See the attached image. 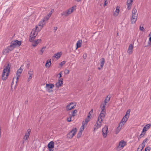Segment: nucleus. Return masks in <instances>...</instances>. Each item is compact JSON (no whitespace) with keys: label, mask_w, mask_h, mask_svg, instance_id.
Listing matches in <instances>:
<instances>
[{"label":"nucleus","mask_w":151,"mask_h":151,"mask_svg":"<svg viewBox=\"0 0 151 151\" xmlns=\"http://www.w3.org/2000/svg\"><path fill=\"white\" fill-rule=\"evenodd\" d=\"M10 65L8 63L4 68L2 74V79L3 80H6L7 78L10 73Z\"/></svg>","instance_id":"f257e3e1"},{"label":"nucleus","mask_w":151,"mask_h":151,"mask_svg":"<svg viewBox=\"0 0 151 151\" xmlns=\"http://www.w3.org/2000/svg\"><path fill=\"white\" fill-rule=\"evenodd\" d=\"M101 108L102 110L98 117V120L99 121L102 122L103 119L104 118L106 114V110L104 105H103V107H101Z\"/></svg>","instance_id":"f03ea898"},{"label":"nucleus","mask_w":151,"mask_h":151,"mask_svg":"<svg viewBox=\"0 0 151 151\" xmlns=\"http://www.w3.org/2000/svg\"><path fill=\"white\" fill-rule=\"evenodd\" d=\"M31 132V129H28L25 133L24 136L23 137V143H24V142H28L29 139V136Z\"/></svg>","instance_id":"7ed1b4c3"},{"label":"nucleus","mask_w":151,"mask_h":151,"mask_svg":"<svg viewBox=\"0 0 151 151\" xmlns=\"http://www.w3.org/2000/svg\"><path fill=\"white\" fill-rule=\"evenodd\" d=\"M76 6H73L72 7L69 8L66 11L64 12L63 13V14L65 16H67L68 15L71 14L73 11L76 9L75 8Z\"/></svg>","instance_id":"20e7f679"},{"label":"nucleus","mask_w":151,"mask_h":151,"mask_svg":"<svg viewBox=\"0 0 151 151\" xmlns=\"http://www.w3.org/2000/svg\"><path fill=\"white\" fill-rule=\"evenodd\" d=\"M77 129L76 128H73L72 130L67 134V137L69 138H72L76 134Z\"/></svg>","instance_id":"39448f33"},{"label":"nucleus","mask_w":151,"mask_h":151,"mask_svg":"<svg viewBox=\"0 0 151 151\" xmlns=\"http://www.w3.org/2000/svg\"><path fill=\"white\" fill-rule=\"evenodd\" d=\"M126 145V142L123 140L120 141L118 145L117 146L116 149L118 151H120Z\"/></svg>","instance_id":"423d86ee"},{"label":"nucleus","mask_w":151,"mask_h":151,"mask_svg":"<svg viewBox=\"0 0 151 151\" xmlns=\"http://www.w3.org/2000/svg\"><path fill=\"white\" fill-rule=\"evenodd\" d=\"M11 44L14 48H15L16 47H19L21 45V42L17 40H15L12 41L11 42Z\"/></svg>","instance_id":"0eeeda50"},{"label":"nucleus","mask_w":151,"mask_h":151,"mask_svg":"<svg viewBox=\"0 0 151 151\" xmlns=\"http://www.w3.org/2000/svg\"><path fill=\"white\" fill-rule=\"evenodd\" d=\"M54 87V85L53 84H46V89L48 92H51L52 91V89Z\"/></svg>","instance_id":"6e6552de"},{"label":"nucleus","mask_w":151,"mask_h":151,"mask_svg":"<svg viewBox=\"0 0 151 151\" xmlns=\"http://www.w3.org/2000/svg\"><path fill=\"white\" fill-rule=\"evenodd\" d=\"M76 103H71L68 105L66 107V109L67 110H70L75 108Z\"/></svg>","instance_id":"1a4fd4ad"},{"label":"nucleus","mask_w":151,"mask_h":151,"mask_svg":"<svg viewBox=\"0 0 151 151\" xmlns=\"http://www.w3.org/2000/svg\"><path fill=\"white\" fill-rule=\"evenodd\" d=\"M63 79L60 78L59 79L58 82L56 83L55 85L57 88H59L63 84Z\"/></svg>","instance_id":"9d476101"},{"label":"nucleus","mask_w":151,"mask_h":151,"mask_svg":"<svg viewBox=\"0 0 151 151\" xmlns=\"http://www.w3.org/2000/svg\"><path fill=\"white\" fill-rule=\"evenodd\" d=\"M46 21L43 19L38 24V26H40V29H38V31H40V30L42 29V28L46 23Z\"/></svg>","instance_id":"9b49d317"},{"label":"nucleus","mask_w":151,"mask_h":151,"mask_svg":"<svg viewBox=\"0 0 151 151\" xmlns=\"http://www.w3.org/2000/svg\"><path fill=\"white\" fill-rule=\"evenodd\" d=\"M36 29H33L31 32V34L32 35V37L35 38L36 36L37 35L38 31V27L37 26H36Z\"/></svg>","instance_id":"f8f14e48"},{"label":"nucleus","mask_w":151,"mask_h":151,"mask_svg":"<svg viewBox=\"0 0 151 151\" xmlns=\"http://www.w3.org/2000/svg\"><path fill=\"white\" fill-rule=\"evenodd\" d=\"M22 72V70L21 68H19L18 70H17L16 73V76L15 78H16L17 81H16L17 83L18 81V79L20 76V75Z\"/></svg>","instance_id":"ddd939ff"},{"label":"nucleus","mask_w":151,"mask_h":151,"mask_svg":"<svg viewBox=\"0 0 151 151\" xmlns=\"http://www.w3.org/2000/svg\"><path fill=\"white\" fill-rule=\"evenodd\" d=\"M14 48V47L11 44L5 50L4 52L6 53H8L13 50Z\"/></svg>","instance_id":"4468645a"},{"label":"nucleus","mask_w":151,"mask_h":151,"mask_svg":"<svg viewBox=\"0 0 151 151\" xmlns=\"http://www.w3.org/2000/svg\"><path fill=\"white\" fill-rule=\"evenodd\" d=\"M110 96H107L106 97L105 100H104V103L101 104V107H103V105H104V108H105V106L106 105V103L109 101L110 99Z\"/></svg>","instance_id":"2eb2a0df"},{"label":"nucleus","mask_w":151,"mask_h":151,"mask_svg":"<svg viewBox=\"0 0 151 151\" xmlns=\"http://www.w3.org/2000/svg\"><path fill=\"white\" fill-rule=\"evenodd\" d=\"M108 131V128L107 127H104L102 129L103 132V136L105 137L107 135V133Z\"/></svg>","instance_id":"dca6fc26"},{"label":"nucleus","mask_w":151,"mask_h":151,"mask_svg":"<svg viewBox=\"0 0 151 151\" xmlns=\"http://www.w3.org/2000/svg\"><path fill=\"white\" fill-rule=\"evenodd\" d=\"M124 125V124L122 123H120L119 124V126L116 128V133L118 134L120 131L121 129L122 128L123 126Z\"/></svg>","instance_id":"f3484780"},{"label":"nucleus","mask_w":151,"mask_h":151,"mask_svg":"<svg viewBox=\"0 0 151 151\" xmlns=\"http://www.w3.org/2000/svg\"><path fill=\"white\" fill-rule=\"evenodd\" d=\"M133 45L132 44H130L128 50L127 52L129 54H131L133 52Z\"/></svg>","instance_id":"a211bd4d"},{"label":"nucleus","mask_w":151,"mask_h":151,"mask_svg":"<svg viewBox=\"0 0 151 151\" xmlns=\"http://www.w3.org/2000/svg\"><path fill=\"white\" fill-rule=\"evenodd\" d=\"M137 18V16L132 15L131 19V23L132 24H134L136 21Z\"/></svg>","instance_id":"6ab92c4d"},{"label":"nucleus","mask_w":151,"mask_h":151,"mask_svg":"<svg viewBox=\"0 0 151 151\" xmlns=\"http://www.w3.org/2000/svg\"><path fill=\"white\" fill-rule=\"evenodd\" d=\"M133 1L132 0H130L127 1V9L128 10L130 9L131 8L132 3Z\"/></svg>","instance_id":"aec40b11"},{"label":"nucleus","mask_w":151,"mask_h":151,"mask_svg":"<svg viewBox=\"0 0 151 151\" xmlns=\"http://www.w3.org/2000/svg\"><path fill=\"white\" fill-rule=\"evenodd\" d=\"M41 40L40 39H37V40L34 41L32 43V45L34 47H35L37 46V44L39 43L40 42Z\"/></svg>","instance_id":"412c9836"},{"label":"nucleus","mask_w":151,"mask_h":151,"mask_svg":"<svg viewBox=\"0 0 151 151\" xmlns=\"http://www.w3.org/2000/svg\"><path fill=\"white\" fill-rule=\"evenodd\" d=\"M62 52H60L56 53L54 55V57L57 59H59L61 56Z\"/></svg>","instance_id":"4be33fe9"},{"label":"nucleus","mask_w":151,"mask_h":151,"mask_svg":"<svg viewBox=\"0 0 151 151\" xmlns=\"http://www.w3.org/2000/svg\"><path fill=\"white\" fill-rule=\"evenodd\" d=\"M129 118V117L126 116H124L122 119L121 120V122L120 123H122L123 124H124H124L127 121L128 119Z\"/></svg>","instance_id":"5701e85b"},{"label":"nucleus","mask_w":151,"mask_h":151,"mask_svg":"<svg viewBox=\"0 0 151 151\" xmlns=\"http://www.w3.org/2000/svg\"><path fill=\"white\" fill-rule=\"evenodd\" d=\"M102 122L100 121H99L98 120L96 122L95 126L96 127V129H97L100 128L101 126Z\"/></svg>","instance_id":"b1692460"},{"label":"nucleus","mask_w":151,"mask_h":151,"mask_svg":"<svg viewBox=\"0 0 151 151\" xmlns=\"http://www.w3.org/2000/svg\"><path fill=\"white\" fill-rule=\"evenodd\" d=\"M54 142L52 141H51L48 144L47 147L48 148H54Z\"/></svg>","instance_id":"393cba45"},{"label":"nucleus","mask_w":151,"mask_h":151,"mask_svg":"<svg viewBox=\"0 0 151 151\" xmlns=\"http://www.w3.org/2000/svg\"><path fill=\"white\" fill-rule=\"evenodd\" d=\"M100 65L101 67H103L105 62V59L104 58H102L100 60Z\"/></svg>","instance_id":"a878e982"},{"label":"nucleus","mask_w":151,"mask_h":151,"mask_svg":"<svg viewBox=\"0 0 151 151\" xmlns=\"http://www.w3.org/2000/svg\"><path fill=\"white\" fill-rule=\"evenodd\" d=\"M132 15L138 16V14L137 13V10L135 8H133L132 12Z\"/></svg>","instance_id":"bb28decb"},{"label":"nucleus","mask_w":151,"mask_h":151,"mask_svg":"<svg viewBox=\"0 0 151 151\" xmlns=\"http://www.w3.org/2000/svg\"><path fill=\"white\" fill-rule=\"evenodd\" d=\"M150 125L149 124H147L143 128V129L144 131L145 132L147 131L149 129L150 127Z\"/></svg>","instance_id":"cd10ccee"},{"label":"nucleus","mask_w":151,"mask_h":151,"mask_svg":"<svg viewBox=\"0 0 151 151\" xmlns=\"http://www.w3.org/2000/svg\"><path fill=\"white\" fill-rule=\"evenodd\" d=\"M51 60H47V61L45 66L46 68H49L51 64Z\"/></svg>","instance_id":"c85d7f7f"},{"label":"nucleus","mask_w":151,"mask_h":151,"mask_svg":"<svg viewBox=\"0 0 151 151\" xmlns=\"http://www.w3.org/2000/svg\"><path fill=\"white\" fill-rule=\"evenodd\" d=\"M82 42L81 40H78L77 42L76 43V49L80 47H81L82 44Z\"/></svg>","instance_id":"c756f323"},{"label":"nucleus","mask_w":151,"mask_h":151,"mask_svg":"<svg viewBox=\"0 0 151 151\" xmlns=\"http://www.w3.org/2000/svg\"><path fill=\"white\" fill-rule=\"evenodd\" d=\"M51 16V13H49L45 17H44L43 19L45 20L46 22L49 19L50 17Z\"/></svg>","instance_id":"7c9ffc66"},{"label":"nucleus","mask_w":151,"mask_h":151,"mask_svg":"<svg viewBox=\"0 0 151 151\" xmlns=\"http://www.w3.org/2000/svg\"><path fill=\"white\" fill-rule=\"evenodd\" d=\"M46 47L45 46L43 47L40 50V55H42L43 52L45 51Z\"/></svg>","instance_id":"2f4dec72"},{"label":"nucleus","mask_w":151,"mask_h":151,"mask_svg":"<svg viewBox=\"0 0 151 151\" xmlns=\"http://www.w3.org/2000/svg\"><path fill=\"white\" fill-rule=\"evenodd\" d=\"M78 112V111L76 109L74 110L72 112L71 117H74L76 115V114Z\"/></svg>","instance_id":"473e14b6"},{"label":"nucleus","mask_w":151,"mask_h":151,"mask_svg":"<svg viewBox=\"0 0 151 151\" xmlns=\"http://www.w3.org/2000/svg\"><path fill=\"white\" fill-rule=\"evenodd\" d=\"M28 75L29 76H31L33 75L34 74V71L33 70L30 69L28 71Z\"/></svg>","instance_id":"72a5a7b5"},{"label":"nucleus","mask_w":151,"mask_h":151,"mask_svg":"<svg viewBox=\"0 0 151 151\" xmlns=\"http://www.w3.org/2000/svg\"><path fill=\"white\" fill-rule=\"evenodd\" d=\"M148 140V139L147 138H146L145 139H144L143 140L142 142V143L141 144H140V145H141L142 146H142L145 147V143H146L147 142V141Z\"/></svg>","instance_id":"f704fd0d"},{"label":"nucleus","mask_w":151,"mask_h":151,"mask_svg":"<svg viewBox=\"0 0 151 151\" xmlns=\"http://www.w3.org/2000/svg\"><path fill=\"white\" fill-rule=\"evenodd\" d=\"M130 111H131V110L130 109H128L127 110V111L126 114L125 116H127L129 118Z\"/></svg>","instance_id":"c9c22d12"},{"label":"nucleus","mask_w":151,"mask_h":151,"mask_svg":"<svg viewBox=\"0 0 151 151\" xmlns=\"http://www.w3.org/2000/svg\"><path fill=\"white\" fill-rule=\"evenodd\" d=\"M144 147L142 146L141 145H140L139 146V147L137 149V150L138 151H141L143 149Z\"/></svg>","instance_id":"e433bc0d"},{"label":"nucleus","mask_w":151,"mask_h":151,"mask_svg":"<svg viewBox=\"0 0 151 151\" xmlns=\"http://www.w3.org/2000/svg\"><path fill=\"white\" fill-rule=\"evenodd\" d=\"M149 36V41L148 42V45H147L146 46H150V47L151 46V36Z\"/></svg>","instance_id":"4c0bfd02"},{"label":"nucleus","mask_w":151,"mask_h":151,"mask_svg":"<svg viewBox=\"0 0 151 151\" xmlns=\"http://www.w3.org/2000/svg\"><path fill=\"white\" fill-rule=\"evenodd\" d=\"M119 9L118 6H117L116 8V10L115 11V12L116 13H117L119 14Z\"/></svg>","instance_id":"58836bf2"},{"label":"nucleus","mask_w":151,"mask_h":151,"mask_svg":"<svg viewBox=\"0 0 151 151\" xmlns=\"http://www.w3.org/2000/svg\"><path fill=\"white\" fill-rule=\"evenodd\" d=\"M65 63V61H63L62 62L60 63L59 65L61 66H63Z\"/></svg>","instance_id":"ea45409f"},{"label":"nucleus","mask_w":151,"mask_h":151,"mask_svg":"<svg viewBox=\"0 0 151 151\" xmlns=\"http://www.w3.org/2000/svg\"><path fill=\"white\" fill-rule=\"evenodd\" d=\"M108 0H104V6H105L107 5L108 2Z\"/></svg>","instance_id":"a19ab883"},{"label":"nucleus","mask_w":151,"mask_h":151,"mask_svg":"<svg viewBox=\"0 0 151 151\" xmlns=\"http://www.w3.org/2000/svg\"><path fill=\"white\" fill-rule=\"evenodd\" d=\"M69 71L68 69H66L64 71L65 74H69Z\"/></svg>","instance_id":"79ce46f5"},{"label":"nucleus","mask_w":151,"mask_h":151,"mask_svg":"<svg viewBox=\"0 0 151 151\" xmlns=\"http://www.w3.org/2000/svg\"><path fill=\"white\" fill-rule=\"evenodd\" d=\"M139 29L142 32H144L145 31L144 28L143 27H141V26L140 27Z\"/></svg>","instance_id":"37998d69"},{"label":"nucleus","mask_w":151,"mask_h":151,"mask_svg":"<svg viewBox=\"0 0 151 151\" xmlns=\"http://www.w3.org/2000/svg\"><path fill=\"white\" fill-rule=\"evenodd\" d=\"M150 147H147L145 149V151H150Z\"/></svg>","instance_id":"c03bdc74"},{"label":"nucleus","mask_w":151,"mask_h":151,"mask_svg":"<svg viewBox=\"0 0 151 151\" xmlns=\"http://www.w3.org/2000/svg\"><path fill=\"white\" fill-rule=\"evenodd\" d=\"M83 130H84L83 125L81 126V128L80 131H81V132H82Z\"/></svg>","instance_id":"a18cd8bd"},{"label":"nucleus","mask_w":151,"mask_h":151,"mask_svg":"<svg viewBox=\"0 0 151 151\" xmlns=\"http://www.w3.org/2000/svg\"><path fill=\"white\" fill-rule=\"evenodd\" d=\"M35 38H34L33 37H32L31 38L29 39V41L30 42H32L33 41V40Z\"/></svg>","instance_id":"49530a36"},{"label":"nucleus","mask_w":151,"mask_h":151,"mask_svg":"<svg viewBox=\"0 0 151 151\" xmlns=\"http://www.w3.org/2000/svg\"><path fill=\"white\" fill-rule=\"evenodd\" d=\"M32 76H29V77H28V81H29L31 79H32Z\"/></svg>","instance_id":"de8ad7c7"},{"label":"nucleus","mask_w":151,"mask_h":151,"mask_svg":"<svg viewBox=\"0 0 151 151\" xmlns=\"http://www.w3.org/2000/svg\"><path fill=\"white\" fill-rule=\"evenodd\" d=\"M62 73H63V72L62 71H61V72H60V73L59 74V75H60V76L59 77V78H60L62 77Z\"/></svg>","instance_id":"09e8293b"},{"label":"nucleus","mask_w":151,"mask_h":151,"mask_svg":"<svg viewBox=\"0 0 151 151\" xmlns=\"http://www.w3.org/2000/svg\"><path fill=\"white\" fill-rule=\"evenodd\" d=\"M119 14L117 13H116L114 12L113 14V15L115 17H116Z\"/></svg>","instance_id":"8fccbe9b"},{"label":"nucleus","mask_w":151,"mask_h":151,"mask_svg":"<svg viewBox=\"0 0 151 151\" xmlns=\"http://www.w3.org/2000/svg\"><path fill=\"white\" fill-rule=\"evenodd\" d=\"M146 132L145 131H144L142 129V131L141 134H142L144 135L145 134Z\"/></svg>","instance_id":"3c124183"},{"label":"nucleus","mask_w":151,"mask_h":151,"mask_svg":"<svg viewBox=\"0 0 151 151\" xmlns=\"http://www.w3.org/2000/svg\"><path fill=\"white\" fill-rule=\"evenodd\" d=\"M58 29L57 27H54V32H55Z\"/></svg>","instance_id":"603ef678"},{"label":"nucleus","mask_w":151,"mask_h":151,"mask_svg":"<svg viewBox=\"0 0 151 151\" xmlns=\"http://www.w3.org/2000/svg\"><path fill=\"white\" fill-rule=\"evenodd\" d=\"M81 134H82V132H81V131H80V132H79V133H78V136H79V137L81 136Z\"/></svg>","instance_id":"864d4df0"},{"label":"nucleus","mask_w":151,"mask_h":151,"mask_svg":"<svg viewBox=\"0 0 151 151\" xmlns=\"http://www.w3.org/2000/svg\"><path fill=\"white\" fill-rule=\"evenodd\" d=\"M71 117H72L71 116L70 117L68 118V122H70L71 121Z\"/></svg>","instance_id":"5fc2aeb1"},{"label":"nucleus","mask_w":151,"mask_h":151,"mask_svg":"<svg viewBox=\"0 0 151 151\" xmlns=\"http://www.w3.org/2000/svg\"><path fill=\"white\" fill-rule=\"evenodd\" d=\"M53 148H49V150L50 151H53Z\"/></svg>","instance_id":"6e6d98bb"},{"label":"nucleus","mask_w":151,"mask_h":151,"mask_svg":"<svg viewBox=\"0 0 151 151\" xmlns=\"http://www.w3.org/2000/svg\"><path fill=\"white\" fill-rule=\"evenodd\" d=\"M89 120V119H88V118H87L85 120V122H88Z\"/></svg>","instance_id":"4d7b16f0"},{"label":"nucleus","mask_w":151,"mask_h":151,"mask_svg":"<svg viewBox=\"0 0 151 151\" xmlns=\"http://www.w3.org/2000/svg\"><path fill=\"white\" fill-rule=\"evenodd\" d=\"M144 135H143L142 134H140L139 135V137L140 138L142 137Z\"/></svg>","instance_id":"13d9d810"},{"label":"nucleus","mask_w":151,"mask_h":151,"mask_svg":"<svg viewBox=\"0 0 151 151\" xmlns=\"http://www.w3.org/2000/svg\"><path fill=\"white\" fill-rule=\"evenodd\" d=\"M54 11V9H52L50 12L49 13H51V15L52 14V12Z\"/></svg>","instance_id":"bf43d9fd"},{"label":"nucleus","mask_w":151,"mask_h":151,"mask_svg":"<svg viewBox=\"0 0 151 151\" xmlns=\"http://www.w3.org/2000/svg\"><path fill=\"white\" fill-rule=\"evenodd\" d=\"M91 115H89L88 114V119H90L91 118V117H90V116H91Z\"/></svg>","instance_id":"052dcab7"},{"label":"nucleus","mask_w":151,"mask_h":151,"mask_svg":"<svg viewBox=\"0 0 151 151\" xmlns=\"http://www.w3.org/2000/svg\"><path fill=\"white\" fill-rule=\"evenodd\" d=\"M103 67H99L98 68V69L99 70H100L101 69H102V68Z\"/></svg>","instance_id":"680f3d73"},{"label":"nucleus","mask_w":151,"mask_h":151,"mask_svg":"<svg viewBox=\"0 0 151 151\" xmlns=\"http://www.w3.org/2000/svg\"><path fill=\"white\" fill-rule=\"evenodd\" d=\"M1 128L0 127V135H1Z\"/></svg>","instance_id":"e2e57ef3"},{"label":"nucleus","mask_w":151,"mask_h":151,"mask_svg":"<svg viewBox=\"0 0 151 151\" xmlns=\"http://www.w3.org/2000/svg\"><path fill=\"white\" fill-rule=\"evenodd\" d=\"M93 111V109H92L90 111V112H91V113H92Z\"/></svg>","instance_id":"0e129e2a"},{"label":"nucleus","mask_w":151,"mask_h":151,"mask_svg":"<svg viewBox=\"0 0 151 151\" xmlns=\"http://www.w3.org/2000/svg\"><path fill=\"white\" fill-rule=\"evenodd\" d=\"M92 113H91V112H90V111L89 112L88 114L89 115H91V114Z\"/></svg>","instance_id":"69168bd1"},{"label":"nucleus","mask_w":151,"mask_h":151,"mask_svg":"<svg viewBox=\"0 0 151 151\" xmlns=\"http://www.w3.org/2000/svg\"><path fill=\"white\" fill-rule=\"evenodd\" d=\"M75 0L78 2H79L81 1V0Z\"/></svg>","instance_id":"338daca9"},{"label":"nucleus","mask_w":151,"mask_h":151,"mask_svg":"<svg viewBox=\"0 0 151 151\" xmlns=\"http://www.w3.org/2000/svg\"><path fill=\"white\" fill-rule=\"evenodd\" d=\"M27 102H28V101H25V103L26 104H27Z\"/></svg>","instance_id":"774afa93"}]
</instances>
